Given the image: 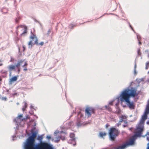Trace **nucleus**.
Listing matches in <instances>:
<instances>
[{"label":"nucleus","mask_w":149,"mask_h":149,"mask_svg":"<svg viewBox=\"0 0 149 149\" xmlns=\"http://www.w3.org/2000/svg\"><path fill=\"white\" fill-rule=\"evenodd\" d=\"M51 32V30L50 29H49L48 31H47V35L48 36H49V35L50 33Z\"/></svg>","instance_id":"26"},{"label":"nucleus","mask_w":149,"mask_h":149,"mask_svg":"<svg viewBox=\"0 0 149 149\" xmlns=\"http://www.w3.org/2000/svg\"><path fill=\"white\" fill-rule=\"evenodd\" d=\"M36 136V132H32V135L28 138L24 144V149H44L49 144L46 142L40 141L36 145L35 138Z\"/></svg>","instance_id":"1"},{"label":"nucleus","mask_w":149,"mask_h":149,"mask_svg":"<svg viewBox=\"0 0 149 149\" xmlns=\"http://www.w3.org/2000/svg\"><path fill=\"white\" fill-rule=\"evenodd\" d=\"M2 99L5 101H6L7 98L6 97H3L2 98Z\"/></svg>","instance_id":"27"},{"label":"nucleus","mask_w":149,"mask_h":149,"mask_svg":"<svg viewBox=\"0 0 149 149\" xmlns=\"http://www.w3.org/2000/svg\"><path fill=\"white\" fill-rule=\"evenodd\" d=\"M15 22L16 23H18L19 22V19H16L15 20Z\"/></svg>","instance_id":"32"},{"label":"nucleus","mask_w":149,"mask_h":149,"mask_svg":"<svg viewBox=\"0 0 149 149\" xmlns=\"http://www.w3.org/2000/svg\"><path fill=\"white\" fill-rule=\"evenodd\" d=\"M2 78H1V77H0V81H2Z\"/></svg>","instance_id":"40"},{"label":"nucleus","mask_w":149,"mask_h":149,"mask_svg":"<svg viewBox=\"0 0 149 149\" xmlns=\"http://www.w3.org/2000/svg\"><path fill=\"white\" fill-rule=\"evenodd\" d=\"M31 33L32 34L30 36L29 38L30 39L32 40L29 41L28 43L29 48L30 47V46H31L30 47L31 48L32 46L34 44H36L37 45L42 46L44 44V42H42L40 43H38V39L36 35L33 33L32 32H31Z\"/></svg>","instance_id":"2"},{"label":"nucleus","mask_w":149,"mask_h":149,"mask_svg":"<svg viewBox=\"0 0 149 149\" xmlns=\"http://www.w3.org/2000/svg\"><path fill=\"white\" fill-rule=\"evenodd\" d=\"M58 138L60 139H61V136H59Z\"/></svg>","instance_id":"41"},{"label":"nucleus","mask_w":149,"mask_h":149,"mask_svg":"<svg viewBox=\"0 0 149 149\" xmlns=\"http://www.w3.org/2000/svg\"><path fill=\"white\" fill-rule=\"evenodd\" d=\"M17 77L16 76H14L12 77L9 81V84H12L13 82L14 81H15L17 80Z\"/></svg>","instance_id":"11"},{"label":"nucleus","mask_w":149,"mask_h":149,"mask_svg":"<svg viewBox=\"0 0 149 149\" xmlns=\"http://www.w3.org/2000/svg\"><path fill=\"white\" fill-rule=\"evenodd\" d=\"M27 106V104L25 103V104H24L25 108H23L22 109L23 111H24L25 110V109L26 107Z\"/></svg>","instance_id":"23"},{"label":"nucleus","mask_w":149,"mask_h":149,"mask_svg":"<svg viewBox=\"0 0 149 149\" xmlns=\"http://www.w3.org/2000/svg\"><path fill=\"white\" fill-rule=\"evenodd\" d=\"M22 47L23 48V51H24L25 49V46L24 45H23L22 46Z\"/></svg>","instance_id":"31"},{"label":"nucleus","mask_w":149,"mask_h":149,"mask_svg":"<svg viewBox=\"0 0 149 149\" xmlns=\"http://www.w3.org/2000/svg\"><path fill=\"white\" fill-rule=\"evenodd\" d=\"M112 103H113V102H110L109 103V104L112 105V104H113Z\"/></svg>","instance_id":"37"},{"label":"nucleus","mask_w":149,"mask_h":149,"mask_svg":"<svg viewBox=\"0 0 149 149\" xmlns=\"http://www.w3.org/2000/svg\"><path fill=\"white\" fill-rule=\"evenodd\" d=\"M120 133L118 130L114 127H112L110 129L109 132V137L112 141L115 140L116 137L118 136Z\"/></svg>","instance_id":"3"},{"label":"nucleus","mask_w":149,"mask_h":149,"mask_svg":"<svg viewBox=\"0 0 149 149\" xmlns=\"http://www.w3.org/2000/svg\"><path fill=\"white\" fill-rule=\"evenodd\" d=\"M146 119V115L143 116L142 117V118L141 121V123H144L145 120Z\"/></svg>","instance_id":"16"},{"label":"nucleus","mask_w":149,"mask_h":149,"mask_svg":"<svg viewBox=\"0 0 149 149\" xmlns=\"http://www.w3.org/2000/svg\"><path fill=\"white\" fill-rule=\"evenodd\" d=\"M70 137L72 138V139H74L75 135L73 133L70 134Z\"/></svg>","instance_id":"20"},{"label":"nucleus","mask_w":149,"mask_h":149,"mask_svg":"<svg viewBox=\"0 0 149 149\" xmlns=\"http://www.w3.org/2000/svg\"><path fill=\"white\" fill-rule=\"evenodd\" d=\"M148 73H149V72H148Z\"/></svg>","instance_id":"47"},{"label":"nucleus","mask_w":149,"mask_h":149,"mask_svg":"<svg viewBox=\"0 0 149 149\" xmlns=\"http://www.w3.org/2000/svg\"><path fill=\"white\" fill-rule=\"evenodd\" d=\"M120 120L119 121V122L120 123L122 122L124 120L126 119V117L125 116L123 115H122L120 117Z\"/></svg>","instance_id":"13"},{"label":"nucleus","mask_w":149,"mask_h":149,"mask_svg":"<svg viewBox=\"0 0 149 149\" xmlns=\"http://www.w3.org/2000/svg\"><path fill=\"white\" fill-rule=\"evenodd\" d=\"M146 111L147 112H149V103H148L146 109Z\"/></svg>","instance_id":"18"},{"label":"nucleus","mask_w":149,"mask_h":149,"mask_svg":"<svg viewBox=\"0 0 149 149\" xmlns=\"http://www.w3.org/2000/svg\"><path fill=\"white\" fill-rule=\"evenodd\" d=\"M22 117V115H20L18 116L17 118L20 119Z\"/></svg>","instance_id":"25"},{"label":"nucleus","mask_w":149,"mask_h":149,"mask_svg":"<svg viewBox=\"0 0 149 149\" xmlns=\"http://www.w3.org/2000/svg\"><path fill=\"white\" fill-rule=\"evenodd\" d=\"M128 104V105L130 108L132 109H134V108L135 106L133 102H130V100L126 102Z\"/></svg>","instance_id":"9"},{"label":"nucleus","mask_w":149,"mask_h":149,"mask_svg":"<svg viewBox=\"0 0 149 149\" xmlns=\"http://www.w3.org/2000/svg\"><path fill=\"white\" fill-rule=\"evenodd\" d=\"M120 100L121 101H125L126 102L130 100V96L128 93V90H125L123 91L120 96Z\"/></svg>","instance_id":"4"},{"label":"nucleus","mask_w":149,"mask_h":149,"mask_svg":"<svg viewBox=\"0 0 149 149\" xmlns=\"http://www.w3.org/2000/svg\"><path fill=\"white\" fill-rule=\"evenodd\" d=\"M95 113V110L94 108L91 107H87L85 110V114L88 117H91V114Z\"/></svg>","instance_id":"5"},{"label":"nucleus","mask_w":149,"mask_h":149,"mask_svg":"<svg viewBox=\"0 0 149 149\" xmlns=\"http://www.w3.org/2000/svg\"><path fill=\"white\" fill-rule=\"evenodd\" d=\"M44 149H53L52 145L49 143Z\"/></svg>","instance_id":"14"},{"label":"nucleus","mask_w":149,"mask_h":149,"mask_svg":"<svg viewBox=\"0 0 149 149\" xmlns=\"http://www.w3.org/2000/svg\"><path fill=\"white\" fill-rule=\"evenodd\" d=\"M149 67V62L148 61L147 62L146 64V66L145 67V69L146 70L148 69Z\"/></svg>","instance_id":"19"},{"label":"nucleus","mask_w":149,"mask_h":149,"mask_svg":"<svg viewBox=\"0 0 149 149\" xmlns=\"http://www.w3.org/2000/svg\"><path fill=\"white\" fill-rule=\"evenodd\" d=\"M137 131L136 132V135L139 136L141 134L143 131V129L141 128H138L137 129Z\"/></svg>","instance_id":"12"},{"label":"nucleus","mask_w":149,"mask_h":149,"mask_svg":"<svg viewBox=\"0 0 149 149\" xmlns=\"http://www.w3.org/2000/svg\"><path fill=\"white\" fill-rule=\"evenodd\" d=\"M136 64H135V68H136Z\"/></svg>","instance_id":"43"},{"label":"nucleus","mask_w":149,"mask_h":149,"mask_svg":"<svg viewBox=\"0 0 149 149\" xmlns=\"http://www.w3.org/2000/svg\"><path fill=\"white\" fill-rule=\"evenodd\" d=\"M2 61L0 59V66H2L3 65V64L2 63Z\"/></svg>","instance_id":"29"},{"label":"nucleus","mask_w":149,"mask_h":149,"mask_svg":"<svg viewBox=\"0 0 149 149\" xmlns=\"http://www.w3.org/2000/svg\"><path fill=\"white\" fill-rule=\"evenodd\" d=\"M26 119H30L29 117L28 116H27V117H26Z\"/></svg>","instance_id":"39"},{"label":"nucleus","mask_w":149,"mask_h":149,"mask_svg":"<svg viewBox=\"0 0 149 149\" xmlns=\"http://www.w3.org/2000/svg\"><path fill=\"white\" fill-rule=\"evenodd\" d=\"M14 59L13 58H11V59L10 60V61L11 62H13V61Z\"/></svg>","instance_id":"34"},{"label":"nucleus","mask_w":149,"mask_h":149,"mask_svg":"<svg viewBox=\"0 0 149 149\" xmlns=\"http://www.w3.org/2000/svg\"><path fill=\"white\" fill-rule=\"evenodd\" d=\"M47 138L48 139H51V137L50 136H47Z\"/></svg>","instance_id":"30"},{"label":"nucleus","mask_w":149,"mask_h":149,"mask_svg":"<svg viewBox=\"0 0 149 149\" xmlns=\"http://www.w3.org/2000/svg\"><path fill=\"white\" fill-rule=\"evenodd\" d=\"M16 67L15 65L12 64L8 66L7 68L10 72V74H11L12 71L15 70Z\"/></svg>","instance_id":"8"},{"label":"nucleus","mask_w":149,"mask_h":149,"mask_svg":"<svg viewBox=\"0 0 149 149\" xmlns=\"http://www.w3.org/2000/svg\"><path fill=\"white\" fill-rule=\"evenodd\" d=\"M28 65V64L26 62H25L24 65L23 66V67H25L27 66Z\"/></svg>","instance_id":"28"},{"label":"nucleus","mask_w":149,"mask_h":149,"mask_svg":"<svg viewBox=\"0 0 149 149\" xmlns=\"http://www.w3.org/2000/svg\"><path fill=\"white\" fill-rule=\"evenodd\" d=\"M148 103H149V100L148 101Z\"/></svg>","instance_id":"46"},{"label":"nucleus","mask_w":149,"mask_h":149,"mask_svg":"<svg viewBox=\"0 0 149 149\" xmlns=\"http://www.w3.org/2000/svg\"><path fill=\"white\" fill-rule=\"evenodd\" d=\"M17 68L18 73H19L20 72V67H17Z\"/></svg>","instance_id":"24"},{"label":"nucleus","mask_w":149,"mask_h":149,"mask_svg":"<svg viewBox=\"0 0 149 149\" xmlns=\"http://www.w3.org/2000/svg\"><path fill=\"white\" fill-rule=\"evenodd\" d=\"M106 134L107 133L104 132H101L100 133V135L101 137L106 136Z\"/></svg>","instance_id":"17"},{"label":"nucleus","mask_w":149,"mask_h":149,"mask_svg":"<svg viewBox=\"0 0 149 149\" xmlns=\"http://www.w3.org/2000/svg\"><path fill=\"white\" fill-rule=\"evenodd\" d=\"M27 70V69L26 67H24V71H26Z\"/></svg>","instance_id":"33"},{"label":"nucleus","mask_w":149,"mask_h":149,"mask_svg":"<svg viewBox=\"0 0 149 149\" xmlns=\"http://www.w3.org/2000/svg\"><path fill=\"white\" fill-rule=\"evenodd\" d=\"M105 108L107 110L109 111H112L111 108L110 107H109V105H106L105 106Z\"/></svg>","instance_id":"15"},{"label":"nucleus","mask_w":149,"mask_h":149,"mask_svg":"<svg viewBox=\"0 0 149 149\" xmlns=\"http://www.w3.org/2000/svg\"><path fill=\"white\" fill-rule=\"evenodd\" d=\"M148 56L149 58V53H148Z\"/></svg>","instance_id":"44"},{"label":"nucleus","mask_w":149,"mask_h":149,"mask_svg":"<svg viewBox=\"0 0 149 149\" xmlns=\"http://www.w3.org/2000/svg\"><path fill=\"white\" fill-rule=\"evenodd\" d=\"M42 139V136H38V139L42 141H41Z\"/></svg>","instance_id":"22"},{"label":"nucleus","mask_w":149,"mask_h":149,"mask_svg":"<svg viewBox=\"0 0 149 149\" xmlns=\"http://www.w3.org/2000/svg\"><path fill=\"white\" fill-rule=\"evenodd\" d=\"M137 38L138 39V41H141V37L140 36L137 35Z\"/></svg>","instance_id":"21"},{"label":"nucleus","mask_w":149,"mask_h":149,"mask_svg":"<svg viewBox=\"0 0 149 149\" xmlns=\"http://www.w3.org/2000/svg\"><path fill=\"white\" fill-rule=\"evenodd\" d=\"M127 90H128V93L130 97H134L138 95L136 93V90L134 88H132L131 89H128Z\"/></svg>","instance_id":"6"},{"label":"nucleus","mask_w":149,"mask_h":149,"mask_svg":"<svg viewBox=\"0 0 149 149\" xmlns=\"http://www.w3.org/2000/svg\"><path fill=\"white\" fill-rule=\"evenodd\" d=\"M24 60H20L17 61V64L15 65L16 67H20L21 65L24 62Z\"/></svg>","instance_id":"10"},{"label":"nucleus","mask_w":149,"mask_h":149,"mask_svg":"<svg viewBox=\"0 0 149 149\" xmlns=\"http://www.w3.org/2000/svg\"><path fill=\"white\" fill-rule=\"evenodd\" d=\"M120 125V123H117L116 124V125L118 126V127H119V126Z\"/></svg>","instance_id":"36"},{"label":"nucleus","mask_w":149,"mask_h":149,"mask_svg":"<svg viewBox=\"0 0 149 149\" xmlns=\"http://www.w3.org/2000/svg\"><path fill=\"white\" fill-rule=\"evenodd\" d=\"M109 126V125L108 124H107L106 125V128H107Z\"/></svg>","instance_id":"38"},{"label":"nucleus","mask_w":149,"mask_h":149,"mask_svg":"<svg viewBox=\"0 0 149 149\" xmlns=\"http://www.w3.org/2000/svg\"><path fill=\"white\" fill-rule=\"evenodd\" d=\"M140 52V51H138V54H139V53Z\"/></svg>","instance_id":"42"},{"label":"nucleus","mask_w":149,"mask_h":149,"mask_svg":"<svg viewBox=\"0 0 149 149\" xmlns=\"http://www.w3.org/2000/svg\"><path fill=\"white\" fill-rule=\"evenodd\" d=\"M20 28L24 29L23 32L21 34V36H24V34L26 33L27 31V27L26 26L22 25H19L17 27V30Z\"/></svg>","instance_id":"7"},{"label":"nucleus","mask_w":149,"mask_h":149,"mask_svg":"<svg viewBox=\"0 0 149 149\" xmlns=\"http://www.w3.org/2000/svg\"><path fill=\"white\" fill-rule=\"evenodd\" d=\"M139 41V44L140 45L142 44V43L141 42V41Z\"/></svg>","instance_id":"35"},{"label":"nucleus","mask_w":149,"mask_h":149,"mask_svg":"<svg viewBox=\"0 0 149 149\" xmlns=\"http://www.w3.org/2000/svg\"><path fill=\"white\" fill-rule=\"evenodd\" d=\"M130 27H131V28H132V30H133V28H132V27H131V26H130Z\"/></svg>","instance_id":"45"}]
</instances>
